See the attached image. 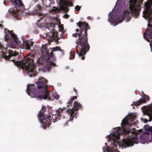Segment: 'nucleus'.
<instances>
[{
    "mask_svg": "<svg viewBox=\"0 0 152 152\" xmlns=\"http://www.w3.org/2000/svg\"><path fill=\"white\" fill-rule=\"evenodd\" d=\"M135 117L134 114L130 113L123 119L121 128L118 127L112 129L111 133L106 137L110 147L107 146V143L105 142L106 146L103 147V152H120L117 148V145L123 149L133 146L134 143H138L136 134L141 131L140 130H136L132 127L136 124Z\"/></svg>",
    "mask_w": 152,
    "mask_h": 152,
    "instance_id": "obj_1",
    "label": "nucleus"
},
{
    "mask_svg": "<svg viewBox=\"0 0 152 152\" xmlns=\"http://www.w3.org/2000/svg\"><path fill=\"white\" fill-rule=\"evenodd\" d=\"M35 83L37 86V88H35L34 84H29L27 86V93L31 97L34 98L35 97L40 99L52 100L51 96L56 100L59 99L60 96L59 94L48 92L47 90L48 85L46 79L40 77Z\"/></svg>",
    "mask_w": 152,
    "mask_h": 152,
    "instance_id": "obj_2",
    "label": "nucleus"
},
{
    "mask_svg": "<svg viewBox=\"0 0 152 152\" xmlns=\"http://www.w3.org/2000/svg\"><path fill=\"white\" fill-rule=\"evenodd\" d=\"M0 52L2 54V56L5 59L10 60L13 62L15 65L21 66L23 69H25V75L29 77H32L33 75H36L37 74L36 69V65L34 63V60L31 56H28L25 59V61L23 62L16 61L14 59H11V57L17 56V53L11 50L6 48H3L0 42Z\"/></svg>",
    "mask_w": 152,
    "mask_h": 152,
    "instance_id": "obj_3",
    "label": "nucleus"
},
{
    "mask_svg": "<svg viewBox=\"0 0 152 152\" xmlns=\"http://www.w3.org/2000/svg\"><path fill=\"white\" fill-rule=\"evenodd\" d=\"M143 0H130L129 10H125L121 16L117 15L110 12L108 14V21L110 24L114 26L118 23H121L124 19L126 22H128L131 16L132 15L135 18H137L140 9V5L142 4Z\"/></svg>",
    "mask_w": 152,
    "mask_h": 152,
    "instance_id": "obj_4",
    "label": "nucleus"
},
{
    "mask_svg": "<svg viewBox=\"0 0 152 152\" xmlns=\"http://www.w3.org/2000/svg\"><path fill=\"white\" fill-rule=\"evenodd\" d=\"M77 24L80 28V31L78 28L76 29L75 33H73L72 36L75 37L78 36L79 38L76 42V44H77L76 47V50L79 56L81 59L83 60L85 58L84 56L89 49L86 37L88 25L82 21H79Z\"/></svg>",
    "mask_w": 152,
    "mask_h": 152,
    "instance_id": "obj_5",
    "label": "nucleus"
},
{
    "mask_svg": "<svg viewBox=\"0 0 152 152\" xmlns=\"http://www.w3.org/2000/svg\"><path fill=\"white\" fill-rule=\"evenodd\" d=\"M5 39L8 43L6 44L7 47L12 48H15L14 42L21 48L27 50L30 49L31 47L33 46L34 42H29L27 40L21 39L19 40L17 36L14 33L7 30L4 29Z\"/></svg>",
    "mask_w": 152,
    "mask_h": 152,
    "instance_id": "obj_6",
    "label": "nucleus"
},
{
    "mask_svg": "<svg viewBox=\"0 0 152 152\" xmlns=\"http://www.w3.org/2000/svg\"><path fill=\"white\" fill-rule=\"evenodd\" d=\"M63 110V108H59L56 111V114H52L51 117L50 115L44 114V109L43 108L42 109L38 114V118L43 129L48 128L50 125V122H53L54 123L59 120L60 118L59 117L61 116L60 113Z\"/></svg>",
    "mask_w": 152,
    "mask_h": 152,
    "instance_id": "obj_7",
    "label": "nucleus"
},
{
    "mask_svg": "<svg viewBox=\"0 0 152 152\" xmlns=\"http://www.w3.org/2000/svg\"><path fill=\"white\" fill-rule=\"evenodd\" d=\"M53 25H49L45 27L46 31L45 36L46 39L49 41H53L62 38L64 32L56 31L54 30Z\"/></svg>",
    "mask_w": 152,
    "mask_h": 152,
    "instance_id": "obj_8",
    "label": "nucleus"
},
{
    "mask_svg": "<svg viewBox=\"0 0 152 152\" xmlns=\"http://www.w3.org/2000/svg\"><path fill=\"white\" fill-rule=\"evenodd\" d=\"M55 59L53 57V53L52 52L50 53V54L47 55L46 59L43 57H40L37 60V64L39 65H43L45 64L47 65L46 68L48 70L51 68V66H55L56 64L54 62Z\"/></svg>",
    "mask_w": 152,
    "mask_h": 152,
    "instance_id": "obj_9",
    "label": "nucleus"
},
{
    "mask_svg": "<svg viewBox=\"0 0 152 152\" xmlns=\"http://www.w3.org/2000/svg\"><path fill=\"white\" fill-rule=\"evenodd\" d=\"M147 132H144L140 136V142L142 144L148 143L149 140V134H151V140L152 141V128L149 127L146 129Z\"/></svg>",
    "mask_w": 152,
    "mask_h": 152,
    "instance_id": "obj_10",
    "label": "nucleus"
},
{
    "mask_svg": "<svg viewBox=\"0 0 152 152\" xmlns=\"http://www.w3.org/2000/svg\"><path fill=\"white\" fill-rule=\"evenodd\" d=\"M149 100L148 96L144 94H142V98L136 102H134L133 104L135 106H137L140 104L141 103H145Z\"/></svg>",
    "mask_w": 152,
    "mask_h": 152,
    "instance_id": "obj_11",
    "label": "nucleus"
},
{
    "mask_svg": "<svg viewBox=\"0 0 152 152\" xmlns=\"http://www.w3.org/2000/svg\"><path fill=\"white\" fill-rule=\"evenodd\" d=\"M126 4V0H118L116 3L115 7H117L118 10H120L124 8Z\"/></svg>",
    "mask_w": 152,
    "mask_h": 152,
    "instance_id": "obj_12",
    "label": "nucleus"
},
{
    "mask_svg": "<svg viewBox=\"0 0 152 152\" xmlns=\"http://www.w3.org/2000/svg\"><path fill=\"white\" fill-rule=\"evenodd\" d=\"M75 109L74 108H72L71 109H68L66 111V112L67 113L69 114L70 115V121H72L73 119L74 118H77V117L73 115L75 114Z\"/></svg>",
    "mask_w": 152,
    "mask_h": 152,
    "instance_id": "obj_13",
    "label": "nucleus"
},
{
    "mask_svg": "<svg viewBox=\"0 0 152 152\" xmlns=\"http://www.w3.org/2000/svg\"><path fill=\"white\" fill-rule=\"evenodd\" d=\"M41 7L39 6H38L36 10V11L32 13V14L35 15L37 14L40 17V19H42L45 16V15L43 13H40L39 11L41 10Z\"/></svg>",
    "mask_w": 152,
    "mask_h": 152,
    "instance_id": "obj_14",
    "label": "nucleus"
},
{
    "mask_svg": "<svg viewBox=\"0 0 152 152\" xmlns=\"http://www.w3.org/2000/svg\"><path fill=\"white\" fill-rule=\"evenodd\" d=\"M11 2H12L15 6H18L17 3V1L19 3V5L20 6L23 7L24 6L23 4L22 3L21 0H10Z\"/></svg>",
    "mask_w": 152,
    "mask_h": 152,
    "instance_id": "obj_15",
    "label": "nucleus"
},
{
    "mask_svg": "<svg viewBox=\"0 0 152 152\" xmlns=\"http://www.w3.org/2000/svg\"><path fill=\"white\" fill-rule=\"evenodd\" d=\"M148 27H150L148 31V32H149L148 35L149 37V38H146V40L148 42H150V41L149 39H151L152 37V30L150 29L152 28V27H151V26L149 25L148 24Z\"/></svg>",
    "mask_w": 152,
    "mask_h": 152,
    "instance_id": "obj_16",
    "label": "nucleus"
},
{
    "mask_svg": "<svg viewBox=\"0 0 152 152\" xmlns=\"http://www.w3.org/2000/svg\"><path fill=\"white\" fill-rule=\"evenodd\" d=\"M9 11L13 14L14 15H15L14 17L15 18L16 17L19 12V11L16 10L15 8H11L9 10Z\"/></svg>",
    "mask_w": 152,
    "mask_h": 152,
    "instance_id": "obj_17",
    "label": "nucleus"
},
{
    "mask_svg": "<svg viewBox=\"0 0 152 152\" xmlns=\"http://www.w3.org/2000/svg\"><path fill=\"white\" fill-rule=\"evenodd\" d=\"M73 104V106L76 111L78 110L81 107V106L80 104L78 103L75 101L74 102Z\"/></svg>",
    "mask_w": 152,
    "mask_h": 152,
    "instance_id": "obj_18",
    "label": "nucleus"
},
{
    "mask_svg": "<svg viewBox=\"0 0 152 152\" xmlns=\"http://www.w3.org/2000/svg\"><path fill=\"white\" fill-rule=\"evenodd\" d=\"M42 50L44 51V52H46V53L47 54V55L48 54H50H50L49 53L48 51L47 50V47L46 45H42Z\"/></svg>",
    "mask_w": 152,
    "mask_h": 152,
    "instance_id": "obj_19",
    "label": "nucleus"
},
{
    "mask_svg": "<svg viewBox=\"0 0 152 152\" xmlns=\"http://www.w3.org/2000/svg\"><path fill=\"white\" fill-rule=\"evenodd\" d=\"M60 50V48L59 47H56V48H53L52 49V51H56L58 50Z\"/></svg>",
    "mask_w": 152,
    "mask_h": 152,
    "instance_id": "obj_20",
    "label": "nucleus"
},
{
    "mask_svg": "<svg viewBox=\"0 0 152 152\" xmlns=\"http://www.w3.org/2000/svg\"><path fill=\"white\" fill-rule=\"evenodd\" d=\"M59 31L60 32H64V31L63 27L62 25H60L58 26Z\"/></svg>",
    "mask_w": 152,
    "mask_h": 152,
    "instance_id": "obj_21",
    "label": "nucleus"
},
{
    "mask_svg": "<svg viewBox=\"0 0 152 152\" xmlns=\"http://www.w3.org/2000/svg\"><path fill=\"white\" fill-rule=\"evenodd\" d=\"M74 54L70 52V55L69 58L70 60H72L74 58Z\"/></svg>",
    "mask_w": 152,
    "mask_h": 152,
    "instance_id": "obj_22",
    "label": "nucleus"
},
{
    "mask_svg": "<svg viewBox=\"0 0 152 152\" xmlns=\"http://www.w3.org/2000/svg\"><path fill=\"white\" fill-rule=\"evenodd\" d=\"M74 54L70 52V55L69 58L70 60H72L74 58Z\"/></svg>",
    "mask_w": 152,
    "mask_h": 152,
    "instance_id": "obj_23",
    "label": "nucleus"
},
{
    "mask_svg": "<svg viewBox=\"0 0 152 152\" xmlns=\"http://www.w3.org/2000/svg\"><path fill=\"white\" fill-rule=\"evenodd\" d=\"M80 7H81L79 6V5H77L75 7V9L77 11H78L80 10Z\"/></svg>",
    "mask_w": 152,
    "mask_h": 152,
    "instance_id": "obj_24",
    "label": "nucleus"
},
{
    "mask_svg": "<svg viewBox=\"0 0 152 152\" xmlns=\"http://www.w3.org/2000/svg\"><path fill=\"white\" fill-rule=\"evenodd\" d=\"M69 15L67 14H65L64 15V17L65 18H68Z\"/></svg>",
    "mask_w": 152,
    "mask_h": 152,
    "instance_id": "obj_25",
    "label": "nucleus"
},
{
    "mask_svg": "<svg viewBox=\"0 0 152 152\" xmlns=\"http://www.w3.org/2000/svg\"><path fill=\"white\" fill-rule=\"evenodd\" d=\"M72 101L71 100L67 103V106L68 107L69 105L71 104L72 102Z\"/></svg>",
    "mask_w": 152,
    "mask_h": 152,
    "instance_id": "obj_26",
    "label": "nucleus"
},
{
    "mask_svg": "<svg viewBox=\"0 0 152 152\" xmlns=\"http://www.w3.org/2000/svg\"><path fill=\"white\" fill-rule=\"evenodd\" d=\"M77 98V96H74L71 98V100L72 101V102H73V101L74 99H76Z\"/></svg>",
    "mask_w": 152,
    "mask_h": 152,
    "instance_id": "obj_27",
    "label": "nucleus"
},
{
    "mask_svg": "<svg viewBox=\"0 0 152 152\" xmlns=\"http://www.w3.org/2000/svg\"><path fill=\"white\" fill-rule=\"evenodd\" d=\"M148 110L151 111H152V109L150 107H149Z\"/></svg>",
    "mask_w": 152,
    "mask_h": 152,
    "instance_id": "obj_28",
    "label": "nucleus"
},
{
    "mask_svg": "<svg viewBox=\"0 0 152 152\" xmlns=\"http://www.w3.org/2000/svg\"><path fill=\"white\" fill-rule=\"evenodd\" d=\"M145 32L143 34V36L144 38H145Z\"/></svg>",
    "mask_w": 152,
    "mask_h": 152,
    "instance_id": "obj_29",
    "label": "nucleus"
},
{
    "mask_svg": "<svg viewBox=\"0 0 152 152\" xmlns=\"http://www.w3.org/2000/svg\"><path fill=\"white\" fill-rule=\"evenodd\" d=\"M151 118L152 120V115L151 116Z\"/></svg>",
    "mask_w": 152,
    "mask_h": 152,
    "instance_id": "obj_30",
    "label": "nucleus"
},
{
    "mask_svg": "<svg viewBox=\"0 0 152 152\" xmlns=\"http://www.w3.org/2000/svg\"><path fill=\"white\" fill-rule=\"evenodd\" d=\"M68 123V122H66V123H65V125H64L65 126L66 125V124H67V123Z\"/></svg>",
    "mask_w": 152,
    "mask_h": 152,
    "instance_id": "obj_31",
    "label": "nucleus"
},
{
    "mask_svg": "<svg viewBox=\"0 0 152 152\" xmlns=\"http://www.w3.org/2000/svg\"><path fill=\"white\" fill-rule=\"evenodd\" d=\"M77 112H76V113H75V115H77Z\"/></svg>",
    "mask_w": 152,
    "mask_h": 152,
    "instance_id": "obj_32",
    "label": "nucleus"
},
{
    "mask_svg": "<svg viewBox=\"0 0 152 152\" xmlns=\"http://www.w3.org/2000/svg\"><path fill=\"white\" fill-rule=\"evenodd\" d=\"M4 2H5V1L4 0V4L5 5V3H4Z\"/></svg>",
    "mask_w": 152,
    "mask_h": 152,
    "instance_id": "obj_33",
    "label": "nucleus"
},
{
    "mask_svg": "<svg viewBox=\"0 0 152 152\" xmlns=\"http://www.w3.org/2000/svg\"><path fill=\"white\" fill-rule=\"evenodd\" d=\"M1 24H0V27H1Z\"/></svg>",
    "mask_w": 152,
    "mask_h": 152,
    "instance_id": "obj_34",
    "label": "nucleus"
},
{
    "mask_svg": "<svg viewBox=\"0 0 152 152\" xmlns=\"http://www.w3.org/2000/svg\"><path fill=\"white\" fill-rule=\"evenodd\" d=\"M149 45H151V43H149Z\"/></svg>",
    "mask_w": 152,
    "mask_h": 152,
    "instance_id": "obj_35",
    "label": "nucleus"
}]
</instances>
